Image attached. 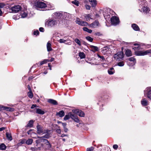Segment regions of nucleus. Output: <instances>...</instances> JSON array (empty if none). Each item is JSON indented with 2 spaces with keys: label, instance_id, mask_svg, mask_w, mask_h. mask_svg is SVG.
<instances>
[{
  "label": "nucleus",
  "instance_id": "nucleus-60",
  "mask_svg": "<svg viewBox=\"0 0 151 151\" xmlns=\"http://www.w3.org/2000/svg\"><path fill=\"white\" fill-rule=\"evenodd\" d=\"M68 134H62L60 136L61 137H66V136L67 137L68 136Z\"/></svg>",
  "mask_w": 151,
  "mask_h": 151
},
{
  "label": "nucleus",
  "instance_id": "nucleus-53",
  "mask_svg": "<svg viewBox=\"0 0 151 151\" xmlns=\"http://www.w3.org/2000/svg\"><path fill=\"white\" fill-rule=\"evenodd\" d=\"M39 32L38 30H37L36 31H34V32L33 34L34 35H39Z\"/></svg>",
  "mask_w": 151,
  "mask_h": 151
},
{
  "label": "nucleus",
  "instance_id": "nucleus-63",
  "mask_svg": "<svg viewBox=\"0 0 151 151\" xmlns=\"http://www.w3.org/2000/svg\"><path fill=\"white\" fill-rule=\"evenodd\" d=\"M31 150L32 151H35L37 150V148L36 147H31Z\"/></svg>",
  "mask_w": 151,
  "mask_h": 151
},
{
  "label": "nucleus",
  "instance_id": "nucleus-44",
  "mask_svg": "<svg viewBox=\"0 0 151 151\" xmlns=\"http://www.w3.org/2000/svg\"><path fill=\"white\" fill-rule=\"evenodd\" d=\"M33 141L32 139H28L26 142V143L28 145H30L32 144Z\"/></svg>",
  "mask_w": 151,
  "mask_h": 151
},
{
  "label": "nucleus",
  "instance_id": "nucleus-47",
  "mask_svg": "<svg viewBox=\"0 0 151 151\" xmlns=\"http://www.w3.org/2000/svg\"><path fill=\"white\" fill-rule=\"evenodd\" d=\"M58 128L56 129V132L59 134H60L61 133V130L60 128V127L57 125Z\"/></svg>",
  "mask_w": 151,
  "mask_h": 151
},
{
  "label": "nucleus",
  "instance_id": "nucleus-32",
  "mask_svg": "<svg viewBox=\"0 0 151 151\" xmlns=\"http://www.w3.org/2000/svg\"><path fill=\"white\" fill-rule=\"evenodd\" d=\"M3 109H5L7 111H13L14 110V108L7 107H4Z\"/></svg>",
  "mask_w": 151,
  "mask_h": 151
},
{
  "label": "nucleus",
  "instance_id": "nucleus-4",
  "mask_svg": "<svg viewBox=\"0 0 151 151\" xmlns=\"http://www.w3.org/2000/svg\"><path fill=\"white\" fill-rule=\"evenodd\" d=\"M141 8V10L139 9V11L147 15H149L150 14V8L147 6V5L146 6H144Z\"/></svg>",
  "mask_w": 151,
  "mask_h": 151
},
{
  "label": "nucleus",
  "instance_id": "nucleus-19",
  "mask_svg": "<svg viewBox=\"0 0 151 151\" xmlns=\"http://www.w3.org/2000/svg\"><path fill=\"white\" fill-rule=\"evenodd\" d=\"M47 51L48 52H50L53 50L51 47V44L50 41H48L47 43Z\"/></svg>",
  "mask_w": 151,
  "mask_h": 151
},
{
  "label": "nucleus",
  "instance_id": "nucleus-9",
  "mask_svg": "<svg viewBox=\"0 0 151 151\" xmlns=\"http://www.w3.org/2000/svg\"><path fill=\"white\" fill-rule=\"evenodd\" d=\"M22 7L19 5H17L11 7V9L13 13H16L21 10Z\"/></svg>",
  "mask_w": 151,
  "mask_h": 151
},
{
  "label": "nucleus",
  "instance_id": "nucleus-37",
  "mask_svg": "<svg viewBox=\"0 0 151 151\" xmlns=\"http://www.w3.org/2000/svg\"><path fill=\"white\" fill-rule=\"evenodd\" d=\"M91 15L89 14H86L85 15V18L86 20L87 21H89L90 20V19H91Z\"/></svg>",
  "mask_w": 151,
  "mask_h": 151
},
{
  "label": "nucleus",
  "instance_id": "nucleus-22",
  "mask_svg": "<svg viewBox=\"0 0 151 151\" xmlns=\"http://www.w3.org/2000/svg\"><path fill=\"white\" fill-rule=\"evenodd\" d=\"M55 16V18H58L61 17L63 16V14L62 13L59 12H56L54 14Z\"/></svg>",
  "mask_w": 151,
  "mask_h": 151
},
{
  "label": "nucleus",
  "instance_id": "nucleus-30",
  "mask_svg": "<svg viewBox=\"0 0 151 151\" xmlns=\"http://www.w3.org/2000/svg\"><path fill=\"white\" fill-rule=\"evenodd\" d=\"M36 109V113L40 114H43L45 113V112L44 111L40 109Z\"/></svg>",
  "mask_w": 151,
  "mask_h": 151
},
{
  "label": "nucleus",
  "instance_id": "nucleus-42",
  "mask_svg": "<svg viewBox=\"0 0 151 151\" xmlns=\"http://www.w3.org/2000/svg\"><path fill=\"white\" fill-rule=\"evenodd\" d=\"M72 3L76 6H79V2L77 0H75L74 1H72Z\"/></svg>",
  "mask_w": 151,
  "mask_h": 151
},
{
  "label": "nucleus",
  "instance_id": "nucleus-15",
  "mask_svg": "<svg viewBox=\"0 0 151 151\" xmlns=\"http://www.w3.org/2000/svg\"><path fill=\"white\" fill-rule=\"evenodd\" d=\"M37 133L38 134L42 133H45V132H44L42 127L39 125H37Z\"/></svg>",
  "mask_w": 151,
  "mask_h": 151
},
{
  "label": "nucleus",
  "instance_id": "nucleus-18",
  "mask_svg": "<svg viewBox=\"0 0 151 151\" xmlns=\"http://www.w3.org/2000/svg\"><path fill=\"white\" fill-rule=\"evenodd\" d=\"M47 102L54 105H57L58 104V103L57 101L52 99H49L48 100Z\"/></svg>",
  "mask_w": 151,
  "mask_h": 151
},
{
  "label": "nucleus",
  "instance_id": "nucleus-33",
  "mask_svg": "<svg viewBox=\"0 0 151 151\" xmlns=\"http://www.w3.org/2000/svg\"><path fill=\"white\" fill-rule=\"evenodd\" d=\"M108 72L110 75H112L114 74V70L113 68H111L109 69L108 70Z\"/></svg>",
  "mask_w": 151,
  "mask_h": 151
},
{
  "label": "nucleus",
  "instance_id": "nucleus-41",
  "mask_svg": "<svg viewBox=\"0 0 151 151\" xmlns=\"http://www.w3.org/2000/svg\"><path fill=\"white\" fill-rule=\"evenodd\" d=\"M27 95L30 98H32L33 97V93L31 91L28 92L27 93Z\"/></svg>",
  "mask_w": 151,
  "mask_h": 151
},
{
  "label": "nucleus",
  "instance_id": "nucleus-39",
  "mask_svg": "<svg viewBox=\"0 0 151 151\" xmlns=\"http://www.w3.org/2000/svg\"><path fill=\"white\" fill-rule=\"evenodd\" d=\"M6 145L3 143L1 144L0 145V149L1 150H4L6 149Z\"/></svg>",
  "mask_w": 151,
  "mask_h": 151
},
{
  "label": "nucleus",
  "instance_id": "nucleus-62",
  "mask_svg": "<svg viewBox=\"0 0 151 151\" xmlns=\"http://www.w3.org/2000/svg\"><path fill=\"white\" fill-rule=\"evenodd\" d=\"M139 46L136 47H134L133 48V49H134V50H136L137 49H139Z\"/></svg>",
  "mask_w": 151,
  "mask_h": 151
},
{
  "label": "nucleus",
  "instance_id": "nucleus-61",
  "mask_svg": "<svg viewBox=\"0 0 151 151\" xmlns=\"http://www.w3.org/2000/svg\"><path fill=\"white\" fill-rule=\"evenodd\" d=\"M37 106V105L36 104H33L32 105L31 108L32 109H34L35 107H36Z\"/></svg>",
  "mask_w": 151,
  "mask_h": 151
},
{
  "label": "nucleus",
  "instance_id": "nucleus-31",
  "mask_svg": "<svg viewBox=\"0 0 151 151\" xmlns=\"http://www.w3.org/2000/svg\"><path fill=\"white\" fill-rule=\"evenodd\" d=\"M48 61V60H44L43 61L40 62V63H38L37 64V65L38 66H41L44 64L46 63Z\"/></svg>",
  "mask_w": 151,
  "mask_h": 151
},
{
  "label": "nucleus",
  "instance_id": "nucleus-6",
  "mask_svg": "<svg viewBox=\"0 0 151 151\" xmlns=\"http://www.w3.org/2000/svg\"><path fill=\"white\" fill-rule=\"evenodd\" d=\"M72 112L80 117H83L85 116L84 112L78 109H73L72 110Z\"/></svg>",
  "mask_w": 151,
  "mask_h": 151
},
{
  "label": "nucleus",
  "instance_id": "nucleus-14",
  "mask_svg": "<svg viewBox=\"0 0 151 151\" xmlns=\"http://www.w3.org/2000/svg\"><path fill=\"white\" fill-rule=\"evenodd\" d=\"M76 23L82 26H87L88 25V23L87 22L83 21L77 20Z\"/></svg>",
  "mask_w": 151,
  "mask_h": 151
},
{
  "label": "nucleus",
  "instance_id": "nucleus-3",
  "mask_svg": "<svg viewBox=\"0 0 151 151\" xmlns=\"http://www.w3.org/2000/svg\"><path fill=\"white\" fill-rule=\"evenodd\" d=\"M124 56V54L123 52L120 51L114 54V58L116 60L120 61L123 60Z\"/></svg>",
  "mask_w": 151,
  "mask_h": 151
},
{
  "label": "nucleus",
  "instance_id": "nucleus-7",
  "mask_svg": "<svg viewBox=\"0 0 151 151\" xmlns=\"http://www.w3.org/2000/svg\"><path fill=\"white\" fill-rule=\"evenodd\" d=\"M111 23L114 25H116L119 23V19L116 16H113L111 19Z\"/></svg>",
  "mask_w": 151,
  "mask_h": 151
},
{
  "label": "nucleus",
  "instance_id": "nucleus-59",
  "mask_svg": "<svg viewBox=\"0 0 151 151\" xmlns=\"http://www.w3.org/2000/svg\"><path fill=\"white\" fill-rule=\"evenodd\" d=\"M85 7H86V9L88 10H89L90 9V8L91 7L90 6H89V5H86Z\"/></svg>",
  "mask_w": 151,
  "mask_h": 151
},
{
  "label": "nucleus",
  "instance_id": "nucleus-27",
  "mask_svg": "<svg viewBox=\"0 0 151 151\" xmlns=\"http://www.w3.org/2000/svg\"><path fill=\"white\" fill-rule=\"evenodd\" d=\"M135 54L137 56H143L144 55L143 51H136L135 52Z\"/></svg>",
  "mask_w": 151,
  "mask_h": 151
},
{
  "label": "nucleus",
  "instance_id": "nucleus-50",
  "mask_svg": "<svg viewBox=\"0 0 151 151\" xmlns=\"http://www.w3.org/2000/svg\"><path fill=\"white\" fill-rule=\"evenodd\" d=\"M117 65L119 66H123L124 65V63L123 61H121L118 63Z\"/></svg>",
  "mask_w": 151,
  "mask_h": 151
},
{
  "label": "nucleus",
  "instance_id": "nucleus-16",
  "mask_svg": "<svg viewBox=\"0 0 151 151\" xmlns=\"http://www.w3.org/2000/svg\"><path fill=\"white\" fill-rule=\"evenodd\" d=\"M43 142H45L47 145V149L49 150L51 148V145L47 139H44Z\"/></svg>",
  "mask_w": 151,
  "mask_h": 151
},
{
  "label": "nucleus",
  "instance_id": "nucleus-10",
  "mask_svg": "<svg viewBox=\"0 0 151 151\" xmlns=\"http://www.w3.org/2000/svg\"><path fill=\"white\" fill-rule=\"evenodd\" d=\"M111 11H112L111 10L110 8H108L106 9V10H105L104 12L103 13L104 16L105 18H109L110 17V14L111 13Z\"/></svg>",
  "mask_w": 151,
  "mask_h": 151
},
{
  "label": "nucleus",
  "instance_id": "nucleus-46",
  "mask_svg": "<svg viewBox=\"0 0 151 151\" xmlns=\"http://www.w3.org/2000/svg\"><path fill=\"white\" fill-rule=\"evenodd\" d=\"M86 39L90 42H92L93 39L90 36H87L86 37Z\"/></svg>",
  "mask_w": 151,
  "mask_h": 151
},
{
  "label": "nucleus",
  "instance_id": "nucleus-56",
  "mask_svg": "<svg viewBox=\"0 0 151 151\" xmlns=\"http://www.w3.org/2000/svg\"><path fill=\"white\" fill-rule=\"evenodd\" d=\"M143 45H145L146 47H147L148 46H149V47H147V48H149L150 47H151V45L150 44H143Z\"/></svg>",
  "mask_w": 151,
  "mask_h": 151
},
{
  "label": "nucleus",
  "instance_id": "nucleus-29",
  "mask_svg": "<svg viewBox=\"0 0 151 151\" xmlns=\"http://www.w3.org/2000/svg\"><path fill=\"white\" fill-rule=\"evenodd\" d=\"M6 136L8 140L11 141L12 139V137L10 133H9L7 132H6Z\"/></svg>",
  "mask_w": 151,
  "mask_h": 151
},
{
  "label": "nucleus",
  "instance_id": "nucleus-1",
  "mask_svg": "<svg viewBox=\"0 0 151 151\" xmlns=\"http://www.w3.org/2000/svg\"><path fill=\"white\" fill-rule=\"evenodd\" d=\"M70 118L76 122L78 123L80 122V120L78 118L77 116L75 114H73L71 113H69L68 115H65L64 118V119L65 120H67Z\"/></svg>",
  "mask_w": 151,
  "mask_h": 151
},
{
  "label": "nucleus",
  "instance_id": "nucleus-43",
  "mask_svg": "<svg viewBox=\"0 0 151 151\" xmlns=\"http://www.w3.org/2000/svg\"><path fill=\"white\" fill-rule=\"evenodd\" d=\"M97 55L98 57L100 58L101 59V60H100L101 61L104 62L105 61V59L103 56H101L98 54Z\"/></svg>",
  "mask_w": 151,
  "mask_h": 151
},
{
  "label": "nucleus",
  "instance_id": "nucleus-20",
  "mask_svg": "<svg viewBox=\"0 0 151 151\" xmlns=\"http://www.w3.org/2000/svg\"><path fill=\"white\" fill-rule=\"evenodd\" d=\"M132 28L136 31H139V28L138 25L135 24H132Z\"/></svg>",
  "mask_w": 151,
  "mask_h": 151
},
{
  "label": "nucleus",
  "instance_id": "nucleus-13",
  "mask_svg": "<svg viewBox=\"0 0 151 151\" xmlns=\"http://www.w3.org/2000/svg\"><path fill=\"white\" fill-rule=\"evenodd\" d=\"M99 24V22L97 20H96L90 25V27L96 28Z\"/></svg>",
  "mask_w": 151,
  "mask_h": 151
},
{
  "label": "nucleus",
  "instance_id": "nucleus-26",
  "mask_svg": "<svg viewBox=\"0 0 151 151\" xmlns=\"http://www.w3.org/2000/svg\"><path fill=\"white\" fill-rule=\"evenodd\" d=\"M57 115H58L60 117H62L65 115V113L63 110H61L58 113H57Z\"/></svg>",
  "mask_w": 151,
  "mask_h": 151
},
{
  "label": "nucleus",
  "instance_id": "nucleus-48",
  "mask_svg": "<svg viewBox=\"0 0 151 151\" xmlns=\"http://www.w3.org/2000/svg\"><path fill=\"white\" fill-rule=\"evenodd\" d=\"M64 43L65 44L71 45V42L70 40H65Z\"/></svg>",
  "mask_w": 151,
  "mask_h": 151
},
{
  "label": "nucleus",
  "instance_id": "nucleus-25",
  "mask_svg": "<svg viewBox=\"0 0 151 151\" xmlns=\"http://www.w3.org/2000/svg\"><path fill=\"white\" fill-rule=\"evenodd\" d=\"M33 121L32 120H31L29 121V123H28L26 127H32L33 126Z\"/></svg>",
  "mask_w": 151,
  "mask_h": 151
},
{
  "label": "nucleus",
  "instance_id": "nucleus-49",
  "mask_svg": "<svg viewBox=\"0 0 151 151\" xmlns=\"http://www.w3.org/2000/svg\"><path fill=\"white\" fill-rule=\"evenodd\" d=\"M129 60L131 61H133L135 63H136V59L134 57L129 58Z\"/></svg>",
  "mask_w": 151,
  "mask_h": 151
},
{
  "label": "nucleus",
  "instance_id": "nucleus-58",
  "mask_svg": "<svg viewBox=\"0 0 151 151\" xmlns=\"http://www.w3.org/2000/svg\"><path fill=\"white\" fill-rule=\"evenodd\" d=\"M39 30L40 32H44V29L42 27H40L39 29Z\"/></svg>",
  "mask_w": 151,
  "mask_h": 151
},
{
  "label": "nucleus",
  "instance_id": "nucleus-51",
  "mask_svg": "<svg viewBox=\"0 0 151 151\" xmlns=\"http://www.w3.org/2000/svg\"><path fill=\"white\" fill-rule=\"evenodd\" d=\"M65 41V40L63 39H61L59 41V42L60 43H64Z\"/></svg>",
  "mask_w": 151,
  "mask_h": 151
},
{
  "label": "nucleus",
  "instance_id": "nucleus-64",
  "mask_svg": "<svg viewBox=\"0 0 151 151\" xmlns=\"http://www.w3.org/2000/svg\"><path fill=\"white\" fill-rule=\"evenodd\" d=\"M6 129V127H2L1 128H0V131H1L4 130L5 129Z\"/></svg>",
  "mask_w": 151,
  "mask_h": 151
},
{
  "label": "nucleus",
  "instance_id": "nucleus-11",
  "mask_svg": "<svg viewBox=\"0 0 151 151\" xmlns=\"http://www.w3.org/2000/svg\"><path fill=\"white\" fill-rule=\"evenodd\" d=\"M110 51V49L108 46L104 47L101 49V52L104 55H107Z\"/></svg>",
  "mask_w": 151,
  "mask_h": 151
},
{
  "label": "nucleus",
  "instance_id": "nucleus-5",
  "mask_svg": "<svg viewBox=\"0 0 151 151\" xmlns=\"http://www.w3.org/2000/svg\"><path fill=\"white\" fill-rule=\"evenodd\" d=\"M144 94L145 96H146L148 99L151 100V87H147L144 91Z\"/></svg>",
  "mask_w": 151,
  "mask_h": 151
},
{
  "label": "nucleus",
  "instance_id": "nucleus-36",
  "mask_svg": "<svg viewBox=\"0 0 151 151\" xmlns=\"http://www.w3.org/2000/svg\"><path fill=\"white\" fill-rule=\"evenodd\" d=\"M79 56L81 59L84 58H85V55L83 52H80L79 53Z\"/></svg>",
  "mask_w": 151,
  "mask_h": 151
},
{
  "label": "nucleus",
  "instance_id": "nucleus-57",
  "mask_svg": "<svg viewBox=\"0 0 151 151\" xmlns=\"http://www.w3.org/2000/svg\"><path fill=\"white\" fill-rule=\"evenodd\" d=\"M63 130L65 132L67 133L68 130V129L66 127H64L63 128Z\"/></svg>",
  "mask_w": 151,
  "mask_h": 151
},
{
  "label": "nucleus",
  "instance_id": "nucleus-24",
  "mask_svg": "<svg viewBox=\"0 0 151 151\" xmlns=\"http://www.w3.org/2000/svg\"><path fill=\"white\" fill-rule=\"evenodd\" d=\"M27 15L26 11H22L21 13V17L22 18L26 17Z\"/></svg>",
  "mask_w": 151,
  "mask_h": 151
},
{
  "label": "nucleus",
  "instance_id": "nucleus-45",
  "mask_svg": "<svg viewBox=\"0 0 151 151\" xmlns=\"http://www.w3.org/2000/svg\"><path fill=\"white\" fill-rule=\"evenodd\" d=\"M41 142H43V141L42 140V139L41 138H39V139L36 140V146H37Z\"/></svg>",
  "mask_w": 151,
  "mask_h": 151
},
{
  "label": "nucleus",
  "instance_id": "nucleus-2",
  "mask_svg": "<svg viewBox=\"0 0 151 151\" xmlns=\"http://www.w3.org/2000/svg\"><path fill=\"white\" fill-rule=\"evenodd\" d=\"M33 4L36 7L39 8H45L47 6L46 5L44 2L40 1V0H33Z\"/></svg>",
  "mask_w": 151,
  "mask_h": 151
},
{
  "label": "nucleus",
  "instance_id": "nucleus-54",
  "mask_svg": "<svg viewBox=\"0 0 151 151\" xmlns=\"http://www.w3.org/2000/svg\"><path fill=\"white\" fill-rule=\"evenodd\" d=\"M93 147H91L89 148H87L86 151H93Z\"/></svg>",
  "mask_w": 151,
  "mask_h": 151
},
{
  "label": "nucleus",
  "instance_id": "nucleus-35",
  "mask_svg": "<svg viewBox=\"0 0 151 151\" xmlns=\"http://www.w3.org/2000/svg\"><path fill=\"white\" fill-rule=\"evenodd\" d=\"M83 29L84 31L87 32L89 33H91L92 32V31L91 30L89 29L86 27H83Z\"/></svg>",
  "mask_w": 151,
  "mask_h": 151
},
{
  "label": "nucleus",
  "instance_id": "nucleus-17",
  "mask_svg": "<svg viewBox=\"0 0 151 151\" xmlns=\"http://www.w3.org/2000/svg\"><path fill=\"white\" fill-rule=\"evenodd\" d=\"M141 104L142 106H145L148 105V102L146 99L144 98L142 100Z\"/></svg>",
  "mask_w": 151,
  "mask_h": 151
},
{
  "label": "nucleus",
  "instance_id": "nucleus-34",
  "mask_svg": "<svg viewBox=\"0 0 151 151\" xmlns=\"http://www.w3.org/2000/svg\"><path fill=\"white\" fill-rule=\"evenodd\" d=\"M89 1L92 3L91 5L92 7H94L96 6L97 4L96 0H89Z\"/></svg>",
  "mask_w": 151,
  "mask_h": 151
},
{
  "label": "nucleus",
  "instance_id": "nucleus-23",
  "mask_svg": "<svg viewBox=\"0 0 151 151\" xmlns=\"http://www.w3.org/2000/svg\"><path fill=\"white\" fill-rule=\"evenodd\" d=\"M90 48L91 49V50L93 52H95L98 51L99 49L97 47L91 45Z\"/></svg>",
  "mask_w": 151,
  "mask_h": 151
},
{
  "label": "nucleus",
  "instance_id": "nucleus-12",
  "mask_svg": "<svg viewBox=\"0 0 151 151\" xmlns=\"http://www.w3.org/2000/svg\"><path fill=\"white\" fill-rule=\"evenodd\" d=\"M139 6L142 8L147 5V2L145 0H138Z\"/></svg>",
  "mask_w": 151,
  "mask_h": 151
},
{
  "label": "nucleus",
  "instance_id": "nucleus-21",
  "mask_svg": "<svg viewBox=\"0 0 151 151\" xmlns=\"http://www.w3.org/2000/svg\"><path fill=\"white\" fill-rule=\"evenodd\" d=\"M46 132H47V133L45 135L41 137H38V138H42V140H43V141L44 139H44V138L46 139L50 137V136L49 134L48 133V131L47 130H46Z\"/></svg>",
  "mask_w": 151,
  "mask_h": 151
},
{
  "label": "nucleus",
  "instance_id": "nucleus-55",
  "mask_svg": "<svg viewBox=\"0 0 151 151\" xmlns=\"http://www.w3.org/2000/svg\"><path fill=\"white\" fill-rule=\"evenodd\" d=\"M113 148L115 149L116 150L118 148V145H114L113 146Z\"/></svg>",
  "mask_w": 151,
  "mask_h": 151
},
{
  "label": "nucleus",
  "instance_id": "nucleus-38",
  "mask_svg": "<svg viewBox=\"0 0 151 151\" xmlns=\"http://www.w3.org/2000/svg\"><path fill=\"white\" fill-rule=\"evenodd\" d=\"M75 42L80 46L81 45V41L78 38H76L74 40Z\"/></svg>",
  "mask_w": 151,
  "mask_h": 151
},
{
  "label": "nucleus",
  "instance_id": "nucleus-28",
  "mask_svg": "<svg viewBox=\"0 0 151 151\" xmlns=\"http://www.w3.org/2000/svg\"><path fill=\"white\" fill-rule=\"evenodd\" d=\"M125 55L127 56L128 57L132 56V53L131 51L129 49L127 50L125 52Z\"/></svg>",
  "mask_w": 151,
  "mask_h": 151
},
{
  "label": "nucleus",
  "instance_id": "nucleus-40",
  "mask_svg": "<svg viewBox=\"0 0 151 151\" xmlns=\"http://www.w3.org/2000/svg\"><path fill=\"white\" fill-rule=\"evenodd\" d=\"M144 55H146L150 53H151V49H149L143 51Z\"/></svg>",
  "mask_w": 151,
  "mask_h": 151
},
{
  "label": "nucleus",
  "instance_id": "nucleus-8",
  "mask_svg": "<svg viewBox=\"0 0 151 151\" xmlns=\"http://www.w3.org/2000/svg\"><path fill=\"white\" fill-rule=\"evenodd\" d=\"M57 24L56 21L54 19H51L48 20L45 23V24L48 27H52Z\"/></svg>",
  "mask_w": 151,
  "mask_h": 151
},
{
  "label": "nucleus",
  "instance_id": "nucleus-52",
  "mask_svg": "<svg viewBox=\"0 0 151 151\" xmlns=\"http://www.w3.org/2000/svg\"><path fill=\"white\" fill-rule=\"evenodd\" d=\"M5 4L3 3H0V9L3 8L5 6Z\"/></svg>",
  "mask_w": 151,
  "mask_h": 151
}]
</instances>
